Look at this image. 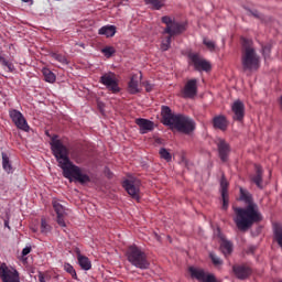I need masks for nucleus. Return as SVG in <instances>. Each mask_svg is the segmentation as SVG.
Segmentation results:
<instances>
[{"mask_svg":"<svg viewBox=\"0 0 282 282\" xmlns=\"http://www.w3.org/2000/svg\"><path fill=\"white\" fill-rule=\"evenodd\" d=\"M126 257L129 263H131V265L138 268L139 270H149V268H151L149 256H147V252H144L142 248L135 245L128 247L126 251Z\"/></svg>","mask_w":282,"mask_h":282,"instance_id":"obj_3","label":"nucleus"},{"mask_svg":"<svg viewBox=\"0 0 282 282\" xmlns=\"http://www.w3.org/2000/svg\"><path fill=\"white\" fill-rule=\"evenodd\" d=\"M144 87H145V91H148V93L153 91V86L151 85V83L147 82L144 84Z\"/></svg>","mask_w":282,"mask_h":282,"instance_id":"obj_45","label":"nucleus"},{"mask_svg":"<svg viewBox=\"0 0 282 282\" xmlns=\"http://www.w3.org/2000/svg\"><path fill=\"white\" fill-rule=\"evenodd\" d=\"M0 279L2 282H21L19 271L6 263L0 264Z\"/></svg>","mask_w":282,"mask_h":282,"instance_id":"obj_8","label":"nucleus"},{"mask_svg":"<svg viewBox=\"0 0 282 282\" xmlns=\"http://www.w3.org/2000/svg\"><path fill=\"white\" fill-rule=\"evenodd\" d=\"M52 204H53V208L57 215L58 226H61L62 228H65V226H67L65 224V207L63 205H61V203H58V200H56V199H53Z\"/></svg>","mask_w":282,"mask_h":282,"instance_id":"obj_18","label":"nucleus"},{"mask_svg":"<svg viewBox=\"0 0 282 282\" xmlns=\"http://www.w3.org/2000/svg\"><path fill=\"white\" fill-rule=\"evenodd\" d=\"M271 52H272V46L270 44L262 46V54H263L264 58H270Z\"/></svg>","mask_w":282,"mask_h":282,"instance_id":"obj_38","label":"nucleus"},{"mask_svg":"<svg viewBox=\"0 0 282 282\" xmlns=\"http://www.w3.org/2000/svg\"><path fill=\"white\" fill-rule=\"evenodd\" d=\"M188 272H189L192 279H196V281H199V282H221V281L217 280L215 274L206 273V271H204V269L189 267Z\"/></svg>","mask_w":282,"mask_h":282,"instance_id":"obj_11","label":"nucleus"},{"mask_svg":"<svg viewBox=\"0 0 282 282\" xmlns=\"http://www.w3.org/2000/svg\"><path fill=\"white\" fill-rule=\"evenodd\" d=\"M140 180L137 178H128L122 183V186L128 195H130V197L137 202H140Z\"/></svg>","mask_w":282,"mask_h":282,"instance_id":"obj_10","label":"nucleus"},{"mask_svg":"<svg viewBox=\"0 0 282 282\" xmlns=\"http://www.w3.org/2000/svg\"><path fill=\"white\" fill-rule=\"evenodd\" d=\"M139 87V80H138V75H132L129 84H128V91L129 94H140V88Z\"/></svg>","mask_w":282,"mask_h":282,"instance_id":"obj_23","label":"nucleus"},{"mask_svg":"<svg viewBox=\"0 0 282 282\" xmlns=\"http://www.w3.org/2000/svg\"><path fill=\"white\" fill-rule=\"evenodd\" d=\"M9 116L18 129H21V131H30L28 120H25V117H23V113H21V111L12 109L9 111Z\"/></svg>","mask_w":282,"mask_h":282,"instance_id":"obj_13","label":"nucleus"},{"mask_svg":"<svg viewBox=\"0 0 282 282\" xmlns=\"http://www.w3.org/2000/svg\"><path fill=\"white\" fill-rule=\"evenodd\" d=\"M162 124L170 127L174 131L177 130V115L173 113L169 106H162L161 108Z\"/></svg>","mask_w":282,"mask_h":282,"instance_id":"obj_9","label":"nucleus"},{"mask_svg":"<svg viewBox=\"0 0 282 282\" xmlns=\"http://www.w3.org/2000/svg\"><path fill=\"white\" fill-rule=\"evenodd\" d=\"M249 14H251V17H254V19H262V15L261 13H259V11L257 10H250V9H247Z\"/></svg>","mask_w":282,"mask_h":282,"instance_id":"obj_42","label":"nucleus"},{"mask_svg":"<svg viewBox=\"0 0 282 282\" xmlns=\"http://www.w3.org/2000/svg\"><path fill=\"white\" fill-rule=\"evenodd\" d=\"M234 274L240 281L248 279L250 274H252V270L246 265H234L232 267Z\"/></svg>","mask_w":282,"mask_h":282,"instance_id":"obj_19","label":"nucleus"},{"mask_svg":"<svg viewBox=\"0 0 282 282\" xmlns=\"http://www.w3.org/2000/svg\"><path fill=\"white\" fill-rule=\"evenodd\" d=\"M203 45H205L209 52H215V47H217V44L214 41H210L206 37L203 40Z\"/></svg>","mask_w":282,"mask_h":282,"instance_id":"obj_33","label":"nucleus"},{"mask_svg":"<svg viewBox=\"0 0 282 282\" xmlns=\"http://www.w3.org/2000/svg\"><path fill=\"white\" fill-rule=\"evenodd\" d=\"M98 34L106 36L107 39H111L116 36V25H105L99 29Z\"/></svg>","mask_w":282,"mask_h":282,"instance_id":"obj_22","label":"nucleus"},{"mask_svg":"<svg viewBox=\"0 0 282 282\" xmlns=\"http://www.w3.org/2000/svg\"><path fill=\"white\" fill-rule=\"evenodd\" d=\"M23 1V3H30V1H32V0H22Z\"/></svg>","mask_w":282,"mask_h":282,"instance_id":"obj_48","label":"nucleus"},{"mask_svg":"<svg viewBox=\"0 0 282 282\" xmlns=\"http://www.w3.org/2000/svg\"><path fill=\"white\" fill-rule=\"evenodd\" d=\"M231 111L234 113V120L241 122L246 116V105L240 99H237L231 105Z\"/></svg>","mask_w":282,"mask_h":282,"instance_id":"obj_14","label":"nucleus"},{"mask_svg":"<svg viewBox=\"0 0 282 282\" xmlns=\"http://www.w3.org/2000/svg\"><path fill=\"white\" fill-rule=\"evenodd\" d=\"M162 23H164L166 25V28L163 31V36H165V40L162 41L161 44V50L163 52H166V50H169V47H171V39H173V36H175V22H173V19L169 18V17H162L161 18Z\"/></svg>","mask_w":282,"mask_h":282,"instance_id":"obj_5","label":"nucleus"},{"mask_svg":"<svg viewBox=\"0 0 282 282\" xmlns=\"http://www.w3.org/2000/svg\"><path fill=\"white\" fill-rule=\"evenodd\" d=\"M256 174L251 177V182L258 186V188H263V167L261 165L256 164Z\"/></svg>","mask_w":282,"mask_h":282,"instance_id":"obj_20","label":"nucleus"},{"mask_svg":"<svg viewBox=\"0 0 282 282\" xmlns=\"http://www.w3.org/2000/svg\"><path fill=\"white\" fill-rule=\"evenodd\" d=\"M240 191V200L247 204L246 207H232L235 213L234 224L236 228L241 232H246L252 228V225L263 221V216L259 212V206L252 200V194L245 189L243 187L239 188Z\"/></svg>","mask_w":282,"mask_h":282,"instance_id":"obj_1","label":"nucleus"},{"mask_svg":"<svg viewBox=\"0 0 282 282\" xmlns=\"http://www.w3.org/2000/svg\"><path fill=\"white\" fill-rule=\"evenodd\" d=\"M42 74L46 83H56V75L50 68H43Z\"/></svg>","mask_w":282,"mask_h":282,"instance_id":"obj_27","label":"nucleus"},{"mask_svg":"<svg viewBox=\"0 0 282 282\" xmlns=\"http://www.w3.org/2000/svg\"><path fill=\"white\" fill-rule=\"evenodd\" d=\"M209 259H212V263L215 265H224V260H221V258L217 257L215 253H209Z\"/></svg>","mask_w":282,"mask_h":282,"instance_id":"obj_36","label":"nucleus"},{"mask_svg":"<svg viewBox=\"0 0 282 282\" xmlns=\"http://www.w3.org/2000/svg\"><path fill=\"white\" fill-rule=\"evenodd\" d=\"M220 251L224 257H230V254H232V242L230 240L223 239L220 243Z\"/></svg>","mask_w":282,"mask_h":282,"instance_id":"obj_25","label":"nucleus"},{"mask_svg":"<svg viewBox=\"0 0 282 282\" xmlns=\"http://www.w3.org/2000/svg\"><path fill=\"white\" fill-rule=\"evenodd\" d=\"M64 270H65V272L70 274L73 279H75V280L78 279V275L76 274V269H74V267L72 264L65 263Z\"/></svg>","mask_w":282,"mask_h":282,"instance_id":"obj_32","label":"nucleus"},{"mask_svg":"<svg viewBox=\"0 0 282 282\" xmlns=\"http://www.w3.org/2000/svg\"><path fill=\"white\" fill-rule=\"evenodd\" d=\"M189 59L193 63L196 72H210V69H213L210 62L206 61L197 53L189 54Z\"/></svg>","mask_w":282,"mask_h":282,"instance_id":"obj_12","label":"nucleus"},{"mask_svg":"<svg viewBox=\"0 0 282 282\" xmlns=\"http://www.w3.org/2000/svg\"><path fill=\"white\" fill-rule=\"evenodd\" d=\"M135 124L139 126V131L142 135L149 133L155 129V123L149 119L138 118Z\"/></svg>","mask_w":282,"mask_h":282,"instance_id":"obj_16","label":"nucleus"},{"mask_svg":"<svg viewBox=\"0 0 282 282\" xmlns=\"http://www.w3.org/2000/svg\"><path fill=\"white\" fill-rule=\"evenodd\" d=\"M102 54H105V56L107 58H111V56H113V54H116V48L111 47V46H106L101 50Z\"/></svg>","mask_w":282,"mask_h":282,"instance_id":"obj_34","label":"nucleus"},{"mask_svg":"<svg viewBox=\"0 0 282 282\" xmlns=\"http://www.w3.org/2000/svg\"><path fill=\"white\" fill-rule=\"evenodd\" d=\"M214 129H219L220 131H226L228 129V119L226 116L219 115L213 118Z\"/></svg>","mask_w":282,"mask_h":282,"instance_id":"obj_21","label":"nucleus"},{"mask_svg":"<svg viewBox=\"0 0 282 282\" xmlns=\"http://www.w3.org/2000/svg\"><path fill=\"white\" fill-rule=\"evenodd\" d=\"M53 58H55V61H58V63H67V58H65V56H63L62 54H53Z\"/></svg>","mask_w":282,"mask_h":282,"instance_id":"obj_40","label":"nucleus"},{"mask_svg":"<svg viewBox=\"0 0 282 282\" xmlns=\"http://www.w3.org/2000/svg\"><path fill=\"white\" fill-rule=\"evenodd\" d=\"M197 128V123L193 118L178 113L177 115V132L184 133V135H193L195 133V129Z\"/></svg>","mask_w":282,"mask_h":282,"instance_id":"obj_6","label":"nucleus"},{"mask_svg":"<svg viewBox=\"0 0 282 282\" xmlns=\"http://www.w3.org/2000/svg\"><path fill=\"white\" fill-rule=\"evenodd\" d=\"M218 155L221 162H228V155H230V144L224 139H219L217 142Z\"/></svg>","mask_w":282,"mask_h":282,"instance_id":"obj_17","label":"nucleus"},{"mask_svg":"<svg viewBox=\"0 0 282 282\" xmlns=\"http://www.w3.org/2000/svg\"><path fill=\"white\" fill-rule=\"evenodd\" d=\"M279 102H280V107L282 109V96L280 97Z\"/></svg>","mask_w":282,"mask_h":282,"instance_id":"obj_47","label":"nucleus"},{"mask_svg":"<svg viewBox=\"0 0 282 282\" xmlns=\"http://www.w3.org/2000/svg\"><path fill=\"white\" fill-rule=\"evenodd\" d=\"M274 238L280 248H282V227H279L274 230Z\"/></svg>","mask_w":282,"mask_h":282,"instance_id":"obj_35","label":"nucleus"},{"mask_svg":"<svg viewBox=\"0 0 282 282\" xmlns=\"http://www.w3.org/2000/svg\"><path fill=\"white\" fill-rule=\"evenodd\" d=\"M40 230H41L42 235H48V232H52V227L46 218L41 219Z\"/></svg>","mask_w":282,"mask_h":282,"instance_id":"obj_28","label":"nucleus"},{"mask_svg":"<svg viewBox=\"0 0 282 282\" xmlns=\"http://www.w3.org/2000/svg\"><path fill=\"white\" fill-rule=\"evenodd\" d=\"M51 149L66 180H69L70 182L74 180L79 184H88V182H91L89 175L83 173V170L73 164V162L69 160V150H67V147H65L61 140L52 138Z\"/></svg>","mask_w":282,"mask_h":282,"instance_id":"obj_2","label":"nucleus"},{"mask_svg":"<svg viewBox=\"0 0 282 282\" xmlns=\"http://www.w3.org/2000/svg\"><path fill=\"white\" fill-rule=\"evenodd\" d=\"M2 169L6 173H14V167H12V162L6 152H2Z\"/></svg>","mask_w":282,"mask_h":282,"instance_id":"obj_24","label":"nucleus"},{"mask_svg":"<svg viewBox=\"0 0 282 282\" xmlns=\"http://www.w3.org/2000/svg\"><path fill=\"white\" fill-rule=\"evenodd\" d=\"M180 164H183L184 166H188V161H186V154L184 152H182V154H181Z\"/></svg>","mask_w":282,"mask_h":282,"instance_id":"obj_43","label":"nucleus"},{"mask_svg":"<svg viewBox=\"0 0 282 282\" xmlns=\"http://www.w3.org/2000/svg\"><path fill=\"white\" fill-rule=\"evenodd\" d=\"M183 98L193 100L197 96V79H189L182 90Z\"/></svg>","mask_w":282,"mask_h":282,"instance_id":"obj_15","label":"nucleus"},{"mask_svg":"<svg viewBox=\"0 0 282 282\" xmlns=\"http://www.w3.org/2000/svg\"><path fill=\"white\" fill-rule=\"evenodd\" d=\"M223 210H228V194H221Z\"/></svg>","mask_w":282,"mask_h":282,"instance_id":"obj_39","label":"nucleus"},{"mask_svg":"<svg viewBox=\"0 0 282 282\" xmlns=\"http://www.w3.org/2000/svg\"><path fill=\"white\" fill-rule=\"evenodd\" d=\"M32 252V247H25L22 250V257H28V254H30Z\"/></svg>","mask_w":282,"mask_h":282,"instance_id":"obj_44","label":"nucleus"},{"mask_svg":"<svg viewBox=\"0 0 282 282\" xmlns=\"http://www.w3.org/2000/svg\"><path fill=\"white\" fill-rule=\"evenodd\" d=\"M186 22H182L177 24V34H182V32H186Z\"/></svg>","mask_w":282,"mask_h":282,"instance_id":"obj_41","label":"nucleus"},{"mask_svg":"<svg viewBox=\"0 0 282 282\" xmlns=\"http://www.w3.org/2000/svg\"><path fill=\"white\" fill-rule=\"evenodd\" d=\"M0 64L2 67H7L8 72H14V64L6 59V57H3L1 53H0Z\"/></svg>","mask_w":282,"mask_h":282,"instance_id":"obj_30","label":"nucleus"},{"mask_svg":"<svg viewBox=\"0 0 282 282\" xmlns=\"http://www.w3.org/2000/svg\"><path fill=\"white\" fill-rule=\"evenodd\" d=\"M4 226H7V228H10V226H8V221L4 223Z\"/></svg>","mask_w":282,"mask_h":282,"instance_id":"obj_49","label":"nucleus"},{"mask_svg":"<svg viewBox=\"0 0 282 282\" xmlns=\"http://www.w3.org/2000/svg\"><path fill=\"white\" fill-rule=\"evenodd\" d=\"M147 6H152L153 10H160L164 7V0H144Z\"/></svg>","mask_w":282,"mask_h":282,"instance_id":"obj_29","label":"nucleus"},{"mask_svg":"<svg viewBox=\"0 0 282 282\" xmlns=\"http://www.w3.org/2000/svg\"><path fill=\"white\" fill-rule=\"evenodd\" d=\"M39 281L45 282V275L42 272L39 273Z\"/></svg>","mask_w":282,"mask_h":282,"instance_id":"obj_46","label":"nucleus"},{"mask_svg":"<svg viewBox=\"0 0 282 282\" xmlns=\"http://www.w3.org/2000/svg\"><path fill=\"white\" fill-rule=\"evenodd\" d=\"M220 193L221 195H228V181L226 180V175L224 174L220 180Z\"/></svg>","mask_w":282,"mask_h":282,"instance_id":"obj_31","label":"nucleus"},{"mask_svg":"<svg viewBox=\"0 0 282 282\" xmlns=\"http://www.w3.org/2000/svg\"><path fill=\"white\" fill-rule=\"evenodd\" d=\"M158 241H160V236H156Z\"/></svg>","mask_w":282,"mask_h":282,"instance_id":"obj_50","label":"nucleus"},{"mask_svg":"<svg viewBox=\"0 0 282 282\" xmlns=\"http://www.w3.org/2000/svg\"><path fill=\"white\" fill-rule=\"evenodd\" d=\"M160 155L163 160H166V162H171L172 156L167 149L162 148L160 150Z\"/></svg>","mask_w":282,"mask_h":282,"instance_id":"obj_37","label":"nucleus"},{"mask_svg":"<svg viewBox=\"0 0 282 282\" xmlns=\"http://www.w3.org/2000/svg\"><path fill=\"white\" fill-rule=\"evenodd\" d=\"M77 261L82 270H91V261H89V258L78 253Z\"/></svg>","mask_w":282,"mask_h":282,"instance_id":"obj_26","label":"nucleus"},{"mask_svg":"<svg viewBox=\"0 0 282 282\" xmlns=\"http://www.w3.org/2000/svg\"><path fill=\"white\" fill-rule=\"evenodd\" d=\"M250 43V40L242 39L243 51L241 55V64L245 72L258 69L260 65L259 55H257V51H254V47H252Z\"/></svg>","mask_w":282,"mask_h":282,"instance_id":"obj_4","label":"nucleus"},{"mask_svg":"<svg viewBox=\"0 0 282 282\" xmlns=\"http://www.w3.org/2000/svg\"><path fill=\"white\" fill-rule=\"evenodd\" d=\"M99 83L104 85L111 94H120V86L118 84V76L113 72L104 74Z\"/></svg>","mask_w":282,"mask_h":282,"instance_id":"obj_7","label":"nucleus"}]
</instances>
